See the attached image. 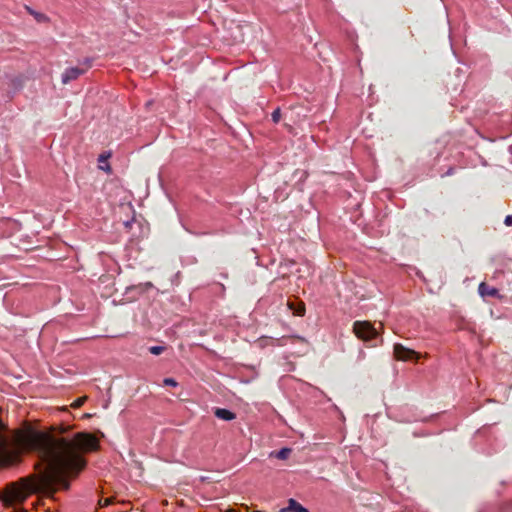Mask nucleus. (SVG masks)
<instances>
[{
    "label": "nucleus",
    "mask_w": 512,
    "mask_h": 512,
    "mask_svg": "<svg viewBox=\"0 0 512 512\" xmlns=\"http://www.w3.org/2000/svg\"><path fill=\"white\" fill-rule=\"evenodd\" d=\"M353 331L363 341H370L378 336L376 328L369 321H355Z\"/></svg>",
    "instance_id": "obj_1"
},
{
    "label": "nucleus",
    "mask_w": 512,
    "mask_h": 512,
    "mask_svg": "<svg viewBox=\"0 0 512 512\" xmlns=\"http://www.w3.org/2000/svg\"><path fill=\"white\" fill-rule=\"evenodd\" d=\"M7 78V93L10 98L23 89L26 84L27 77L23 74L6 76Z\"/></svg>",
    "instance_id": "obj_2"
},
{
    "label": "nucleus",
    "mask_w": 512,
    "mask_h": 512,
    "mask_svg": "<svg viewBox=\"0 0 512 512\" xmlns=\"http://www.w3.org/2000/svg\"><path fill=\"white\" fill-rule=\"evenodd\" d=\"M394 356L397 360L400 361L418 360L420 357L416 351L409 349L399 343L394 345Z\"/></svg>",
    "instance_id": "obj_3"
},
{
    "label": "nucleus",
    "mask_w": 512,
    "mask_h": 512,
    "mask_svg": "<svg viewBox=\"0 0 512 512\" xmlns=\"http://www.w3.org/2000/svg\"><path fill=\"white\" fill-rule=\"evenodd\" d=\"M86 69H81L79 67H72L66 69L62 74V83L68 84L69 82L76 80L82 74H84Z\"/></svg>",
    "instance_id": "obj_4"
},
{
    "label": "nucleus",
    "mask_w": 512,
    "mask_h": 512,
    "mask_svg": "<svg viewBox=\"0 0 512 512\" xmlns=\"http://www.w3.org/2000/svg\"><path fill=\"white\" fill-rule=\"evenodd\" d=\"M478 291H479V294L482 296V297H486V296H491V297H494V296H497L498 295V290L494 287H491L489 285H487L486 283L482 282L479 287H478Z\"/></svg>",
    "instance_id": "obj_5"
},
{
    "label": "nucleus",
    "mask_w": 512,
    "mask_h": 512,
    "mask_svg": "<svg viewBox=\"0 0 512 512\" xmlns=\"http://www.w3.org/2000/svg\"><path fill=\"white\" fill-rule=\"evenodd\" d=\"M26 11L34 17V19L38 22V23H48L50 21L49 17L44 14V13H41V12H37L35 11L34 9H32L30 6L28 5H25L24 6Z\"/></svg>",
    "instance_id": "obj_6"
},
{
    "label": "nucleus",
    "mask_w": 512,
    "mask_h": 512,
    "mask_svg": "<svg viewBox=\"0 0 512 512\" xmlns=\"http://www.w3.org/2000/svg\"><path fill=\"white\" fill-rule=\"evenodd\" d=\"M215 416L221 420L230 421L235 418V414L228 409L216 408Z\"/></svg>",
    "instance_id": "obj_7"
},
{
    "label": "nucleus",
    "mask_w": 512,
    "mask_h": 512,
    "mask_svg": "<svg viewBox=\"0 0 512 512\" xmlns=\"http://www.w3.org/2000/svg\"><path fill=\"white\" fill-rule=\"evenodd\" d=\"M288 305L294 315L303 316L305 314V304L303 302H289Z\"/></svg>",
    "instance_id": "obj_8"
},
{
    "label": "nucleus",
    "mask_w": 512,
    "mask_h": 512,
    "mask_svg": "<svg viewBox=\"0 0 512 512\" xmlns=\"http://www.w3.org/2000/svg\"><path fill=\"white\" fill-rule=\"evenodd\" d=\"M287 507L289 512H309L305 507L292 498L289 499Z\"/></svg>",
    "instance_id": "obj_9"
},
{
    "label": "nucleus",
    "mask_w": 512,
    "mask_h": 512,
    "mask_svg": "<svg viewBox=\"0 0 512 512\" xmlns=\"http://www.w3.org/2000/svg\"><path fill=\"white\" fill-rule=\"evenodd\" d=\"M290 453H291L290 448H282L281 450L276 452L275 456H276V458H278L280 460H285L289 457Z\"/></svg>",
    "instance_id": "obj_10"
},
{
    "label": "nucleus",
    "mask_w": 512,
    "mask_h": 512,
    "mask_svg": "<svg viewBox=\"0 0 512 512\" xmlns=\"http://www.w3.org/2000/svg\"><path fill=\"white\" fill-rule=\"evenodd\" d=\"M166 348L164 346H151L149 352L153 355H160Z\"/></svg>",
    "instance_id": "obj_11"
},
{
    "label": "nucleus",
    "mask_w": 512,
    "mask_h": 512,
    "mask_svg": "<svg viewBox=\"0 0 512 512\" xmlns=\"http://www.w3.org/2000/svg\"><path fill=\"white\" fill-rule=\"evenodd\" d=\"M281 116H282V114H281V110H280V108L275 109V110L272 112V114H271L272 121H273L274 123H278V122L280 121V119H281Z\"/></svg>",
    "instance_id": "obj_12"
},
{
    "label": "nucleus",
    "mask_w": 512,
    "mask_h": 512,
    "mask_svg": "<svg viewBox=\"0 0 512 512\" xmlns=\"http://www.w3.org/2000/svg\"><path fill=\"white\" fill-rule=\"evenodd\" d=\"M87 397L86 396H83V397H80V398H77L72 404L71 406L73 408H80L86 401Z\"/></svg>",
    "instance_id": "obj_13"
},
{
    "label": "nucleus",
    "mask_w": 512,
    "mask_h": 512,
    "mask_svg": "<svg viewBox=\"0 0 512 512\" xmlns=\"http://www.w3.org/2000/svg\"><path fill=\"white\" fill-rule=\"evenodd\" d=\"M163 383L166 386H173V387H176L178 385V383L173 378H165Z\"/></svg>",
    "instance_id": "obj_14"
},
{
    "label": "nucleus",
    "mask_w": 512,
    "mask_h": 512,
    "mask_svg": "<svg viewBox=\"0 0 512 512\" xmlns=\"http://www.w3.org/2000/svg\"><path fill=\"white\" fill-rule=\"evenodd\" d=\"M111 503H112V499L111 498H104V499H100L99 500V505L101 507L109 506Z\"/></svg>",
    "instance_id": "obj_15"
},
{
    "label": "nucleus",
    "mask_w": 512,
    "mask_h": 512,
    "mask_svg": "<svg viewBox=\"0 0 512 512\" xmlns=\"http://www.w3.org/2000/svg\"><path fill=\"white\" fill-rule=\"evenodd\" d=\"M504 224L506 226H512V215H507L504 219Z\"/></svg>",
    "instance_id": "obj_16"
},
{
    "label": "nucleus",
    "mask_w": 512,
    "mask_h": 512,
    "mask_svg": "<svg viewBox=\"0 0 512 512\" xmlns=\"http://www.w3.org/2000/svg\"><path fill=\"white\" fill-rule=\"evenodd\" d=\"M13 512H26L23 508H16Z\"/></svg>",
    "instance_id": "obj_17"
},
{
    "label": "nucleus",
    "mask_w": 512,
    "mask_h": 512,
    "mask_svg": "<svg viewBox=\"0 0 512 512\" xmlns=\"http://www.w3.org/2000/svg\"><path fill=\"white\" fill-rule=\"evenodd\" d=\"M105 160H106V157L104 155H100L99 162H102V161H105Z\"/></svg>",
    "instance_id": "obj_18"
},
{
    "label": "nucleus",
    "mask_w": 512,
    "mask_h": 512,
    "mask_svg": "<svg viewBox=\"0 0 512 512\" xmlns=\"http://www.w3.org/2000/svg\"><path fill=\"white\" fill-rule=\"evenodd\" d=\"M279 512H289L288 507L282 508Z\"/></svg>",
    "instance_id": "obj_19"
},
{
    "label": "nucleus",
    "mask_w": 512,
    "mask_h": 512,
    "mask_svg": "<svg viewBox=\"0 0 512 512\" xmlns=\"http://www.w3.org/2000/svg\"><path fill=\"white\" fill-rule=\"evenodd\" d=\"M226 512H237V511L234 509H228Z\"/></svg>",
    "instance_id": "obj_20"
},
{
    "label": "nucleus",
    "mask_w": 512,
    "mask_h": 512,
    "mask_svg": "<svg viewBox=\"0 0 512 512\" xmlns=\"http://www.w3.org/2000/svg\"><path fill=\"white\" fill-rule=\"evenodd\" d=\"M84 417L85 418H89V417H91V415L90 414H85Z\"/></svg>",
    "instance_id": "obj_21"
},
{
    "label": "nucleus",
    "mask_w": 512,
    "mask_h": 512,
    "mask_svg": "<svg viewBox=\"0 0 512 512\" xmlns=\"http://www.w3.org/2000/svg\"><path fill=\"white\" fill-rule=\"evenodd\" d=\"M245 509H248V505L243 504L242 505Z\"/></svg>",
    "instance_id": "obj_22"
}]
</instances>
